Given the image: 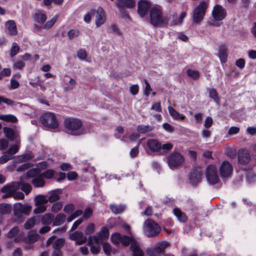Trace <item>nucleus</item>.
Wrapping results in <instances>:
<instances>
[{
	"mask_svg": "<svg viewBox=\"0 0 256 256\" xmlns=\"http://www.w3.org/2000/svg\"><path fill=\"white\" fill-rule=\"evenodd\" d=\"M150 22L155 27H162L168 25L169 18L167 16L162 14L160 7L154 6L150 11Z\"/></svg>",
	"mask_w": 256,
	"mask_h": 256,
	"instance_id": "f257e3e1",
	"label": "nucleus"
},
{
	"mask_svg": "<svg viewBox=\"0 0 256 256\" xmlns=\"http://www.w3.org/2000/svg\"><path fill=\"white\" fill-rule=\"evenodd\" d=\"M64 124L68 134L74 136H80L84 134V131L81 128L82 122L80 119L68 118L65 120Z\"/></svg>",
	"mask_w": 256,
	"mask_h": 256,
	"instance_id": "f03ea898",
	"label": "nucleus"
},
{
	"mask_svg": "<svg viewBox=\"0 0 256 256\" xmlns=\"http://www.w3.org/2000/svg\"><path fill=\"white\" fill-rule=\"evenodd\" d=\"M120 243L124 246H128L130 244V249L132 252V256H144V253L140 248L138 242L133 236H122Z\"/></svg>",
	"mask_w": 256,
	"mask_h": 256,
	"instance_id": "7ed1b4c3",
	"label": "nucleus"
},
{
	"mask_svg": "<svg viewBox=\"0 0 256 256\" xmlns=\"http://www.w3.org/2000/svg\"><path fill=\"white\" fill-rule=\"evenodd\" d=\"M208 4V2L202 1L194 8L192 13V18L194 23L200 24L203 20Z\"/></svg>",
	"mask_w": 256,
	"mask_h": 256,
	"instance_id": "20e7f679",
	"label": "nucleus"
},
{
	"mask_svg": "<svg viewBox=\"0 0 256 256\" xmlns=\"http://www.w3.org/2000/svg\"><path fill=\"white\" fill-rule=\"evenodd\" d=\"M31 208L30 206L23 204L21 202H17L14 204V214L18 218V222H23V216H28L30 214Z\"/></svg>",
	"mask_w": 256,
	"mask_h": 256,
	"instance_id": "39448f33",
	"label": "nucleus"
},
{
	"mask_svg": "<svg viewBox=\"0 0 256 256\" xmlns=\"http://www.w3.org/2000/svg\"><path fill=\"white\" fill-rule=\"evenodd\" d=\"M143 228L144 234L149 238L156 236L161 230L160 227L150 219L144 222Z\"/></svg>",
	"mask_w": 256,
	"mask_h": 256,
	"instance_id": "423d86ee",
	"label": "nucleus"
},
{
	"mask_svg": "<svg viewBox=\"0 0 256 256\" xmlns=\"http://www.w3.org/2000/svg\"><path fill=\"white\" fill-rule=\"evenodd\" d=\"M41 122L46 126L56 128L58 126V122L55 114L52 112L44 114L40 118Z\"/></svg>",
	"mask_w": 256,
	"mask_h": 256,
	"instance_id": "0eeeda50",
	"label": "nucleus"
},
{
	"mask_svg": "<svg viewBox=\"0 0 256 256\" xmlns=\"http://www.w3.org/2000/svg\"><path fill=\"white\" fill-rule=\"evenodd\" d=\"M168 245L167 242H162L154 247L148 248L146 250V254L148 256H160L164 253Z\"/></svg>",
	"mask_w": 256,
	"mask_h": 256,
	"instance_id": "6e6552de",
	"label": "nucleus"
},
{
	"mask_svg": "<svg viewBox=\"0 0 256 256\" xmlns=\"http://www.w3.org/2000/svg\"><path fill=\"white\" fill-rule=\"evenodd\" d=\"M206 176L208 183L211 184H215L218 182L219 178L216 168L212 165L207 166Z\"/></svg>",
	"mask_w": 256,
	"mask_h": 256,
	"instance_id": "1a4fd4ad",
	"label": "nucleus"
},
{
	"mask_svg": "<svg viewBox=\"0 0 256 256\" xmlns=\"http://www.w3.org/2000/svg\"><path fill=\"white\" fill-rule=\"evenodd\" d=\"M184 162L182 156L177 152L172 153L168 158V162L169 167L174 169L180 166Z\"/></svg>",
	"mask_w": 256,
	"mask_h": 256,
	"instance_id": "9d476101",
	"label": "nucleus"
},
{
	"mask_svg": "<svg viewBox=\"0 0 256 256\" xmlns=\"http://www.w3.org/2000/svg\"><path fill=\"white\" fill-rule=\"evenodd\" d=\"M212 14L214 20L220 21L226 16V12L222 6L216 4L214 7Z\"/></svg>",
	"mask_w": 256,
	"mask_h": 256,
	"instance_id": "9b49d317",
	"label": "nucleus"
},
{
	"mask_svg": "<svg viewBox=\"0 0 256 256\" xmlns=\"http://www.w3.org/2000/svg\"><path fill=\"white\" fill-rule=\"evenodd\" d=\"M202 176V172L200 168H194L190 174L189 180L190 183L196 186L200 182Z\"/></svg>",
	"mask_w": 256,
	"mask_h": 256,
	"instance_id": "f8f14e48",
	"label": "nucleus"
},
{
	"mask_svg": "<svg viewBox=\"0 0 256 256\" xmlns=\"http://www.w3.org/2000/svg\"><path fill=\"white\" fill-rule=\"evenodd\" d=\"M232 166L227 161H224L220 168V173L222 178L230 176L232 171Z\"/></svg>",
	"mask_w": 256,
	"mask_h": 256,
	"instance_id": "ddd939ff",
	"label": "nucleus"
},
{
	"mask_svg": "<svg viewBox=\"0 0 256 256\" xmlns=\"http://www.w3.org/2000/svg\"><path fill=\"white\" fill-rule=\"evenodd\" d=\"M150 6V3L146 0H140L138 2L137 11L140 17L143 18L147 14Z\"/></svg>",
	"mask_w": 256,
	"mask_h": 256,
	"instance_id": "4468645a",
	"label": "nucleus"
},
{
	"mask_svg": "<svg viewBox=\"0 0 256 256\" xmlns=\"http://www.w3.org/2000/svg\"><path fill=\"white\" fill-rule=\"evenodd\" d=\"M4 132L6 137L10 140L14 141L16 140V144L20 143V139L18 138V133L15 132L12 128L8 127H4Z\"/></svg>",
	"mask_w": 256,
	"mask_h": 256,
	"instance_id": "2eb2a0df",
	"label": "nucleus"
},
{
	"mask_svg": "<svg viewBox=\"0 0 256 256\" xmlns=\"http://www.w3.org/2000/svg\"><path fill=\"white\" fill-rule=\"evenodd\" d=\"M69 238L72 240H74L78 245L82 244L87 241L86 237L84 236L82 232L76 231L69 235Z\"/></svg>",
	"mask_w": 256,
	"mask_h": 256,
	"instance_id": "dca6fc26",
	"label": "nucleus"
},
{
	"mask_svg": "<svg viewBox=\"0 0 256 256\" xmlns=\"http://www.w3.org/2000/svg\"><path fill=\"white\" fill-rule=\"evenodd\" d=\"M106 18L104 10L101 7L97 9L96 14V25L97 28L103 24L106 21Z\"/></svg>",
	"mask_w": 256,
	"mask_h": 256,
	"instance_id": "f3484780",
	"label": "nucleus"
},
{
	"mask_svg": "<svg viewBox=\"0 0 256 256\" xmlns=\"http://www.w3.org/2000/svg\"><path fill=\"white\" fill-rule=\"evenodd\" d=\"M32 17L36 22L40 24H44L47 18L46 13L44 11L39 10L34 12Z\"/></svg>",
	"mask_w": 256,
	"mask_h": 256,
	"instance_id": "a211bd4d",
	"label": "nucleus"
},
{
	"mask_svg": "<svg viewBox=\"0 0 256 256\" xmlns=\"http://www.w3.org/2000/svg\"><path fill=\"white\" fill-rule=\"evenodd\" d=\"M116 6L120 12L124 10V8H132L135 6V0H120L118 2L116 3Z\"/></svg>",
	"mask_w": 256,
	"mask_h": 256,
	"instance_id": "6ab92c4d",
	"label": "nucleus"
},
{
	"mask_svg": "<svg viewBox=\"0 0 256 256\" xmlns=\"http://www.w3.org/2000/svg\"><path fill=\"white\" fill-rule=\"evenodd\" d=\"M239 162L245 164H248L250 159V154L246 150H240L238 152Z\"/></svg>",
	"mask_w": 256,
	"mask_h": 256,
	"instance_id": "aec40b11",
	"label": "nucleus"
},
{
	"mask_svg": "<svg viewBox=\"0 0 256 256\" xmlns=\"http://www.w3.org/2000/svg\"><path fill=\"white\" fill-rule=\"evenodd\" d=\"M148 148L153 152H161V144L155 139H150L147 141Z\"/></svg>",
	"mask_w": 256,
	"mask_h": 256,
	"instance_id": "412c9836",
	"label": "nucleus"
},
{
	"mask_svg": "<svg viewBox=\"0 0 256 256\" xmlns=\"http://www.w3.org/2000/svg\"><path fill=\"white\" fill-rule=\"evenodd\" d=\"M62 193L61 189H56L50 191L48 193V202L52 203L60 199V194Z\"/></svg>",
	"mask_w": 256,
	"mask_h": 256,
	"instance_id": "4be33fe9",
	"label": "nucleus"
},
{
	"mask_svg": "<svg viewBox=\"0 0 256 256\" xmlns=\"http://www.w3.org/2000/svg\"><path fill=\"white\" fill-rule=\"evenodd\" d=\"M6 26L8 30V33L10 36H16L18 34L16 24L13 20H9L6 22Z\"/></svg>",
	"mask_w": 256,
	"mask_h": 256,
	"instance_id": "5701e85b",
	"label": "nucleus"
},
{
	"mask_svg": "<svg viewBox=\"0 0 256 256\" xmlns=\"http://www.w3.org/2000/svg\"><path fill=\"white\" fill-rule=\"evenodd\" d=\"M54 215L50 213H46L42 216H40V222L44 225L48 226L53 224Z\"/></svg>",
	"mask_w": 256,
	"mask_h": 256,
	"instance_id": "b1692460",
	"label": "nucleus"
},
{
	"mask_svg": "<svg viewBox=\"0 0 256 256\" xmlns=\"http://www.w3.org/2000/svg\"><path fill=\"white\" fill-rule=\"evenodd\" d=\"M40 222V216H34L28 220L24 224V228L26 230H30L34 226Z\"/></svg>",
	"mask_w": 256,
	"mask_h": 256,
	"instance_id": "393cba45",
	"label": "nucleus"
},
{
	"mask_svg": "<svg viewBox=\"0 0 256 256\" xmlns=\"http://www.w3.org/2000/svg\"><path fill=\"white\" fill-rule=\"evenodd\" d=\"M218 56L222 62H226L227 60V49L226 47L222 45L220 46L218 52Z\"/></svg>",
	"mask_w": 256,
	"mask_h": 256,
	"instance_id": "a878e982",
	"label": "nucleus"
},
{
	"mask_svg": "<svg viewBox=\"0 0 256 256\" xmlns=\"http://www.w3.org/2000/svg\"><path fill=\"white\" fill-rule=\"evenodd\" d=\"M66 220V216L64 214H58L55 217L54 216L53 226H58L62 225Z\"/></svg>",
	"mask_w": 256,
	"mask_h": 256,
	"instance_id": "bb28decb",
	"label": "nucleus"
},
{
	"mask_svg": "<svg viewBox=\"0 0 256 256\" xmlns=\"http://www.w3.org/2000/svg\"><path fill=\"white\" fill-rule=\"evenodd\" d=\"M174 216L177 218L178 220L180 222H185L188 218L185 213L182 212L179 208H174L173 210Z\"/></svg>",
	"mask_w": 256,
	"mask_h": 256,
	"instance_id": "cd10ccee",
	"label": "nucleus"
},
{
	"mask_svg": "<svg viewBox=\"0 0 256 256\" xmlns=\"http://www.w3.org/2000/svg\"><path fill=\"white\" fill-rule=\"evenodd\" d=\"M168 110L170 115L173 118L176 120H184L185 118V116L184 114H180L176 112L170 106H168Z\"/></svg>",
	"mask_w": 256,
	"mask_h": 256,
	"instance_id": "c85d7f7f",
	"label": "nucleus"
},
{
	"mask_svg": "<svg viewBox=\"0 0 256 256\" xmlns=\"http://www.w3.org/2000/svg\"><path fill=\"white\" fill-rule=\"evenodd\" d=\"M154 128L152 126L140 124L137 126L136 130L140 134H145L152 131Z\"/></svg>",
	"mask_w": 256,
	"mask_h": 256,
	"instance_id": "c756f323",
	"label": "nucleus"
},
{
	"mask_svg": "<svg viewBox=\"0 0 256 256\" xmlns=\"http://www.w3.org/2000/svg\"><path fill=\"white\" fill-rule=\"evenodd\" d=\"M110 208L112 212L114 214H120L122 213L125 210V206L122 204H110Z\"/></svg>",
	"mask_w": 256,
	"mask_h": 256,
	"instance_id": "7c9ffc66",
	"label": "nucleus"
},
{
	"mask_svg": "<svg viewBox=\"0 0 256 256\" xmlns=\"http://www.w3.org/2000/svg\"><path fill=\"white\" fill-rule=\"evenodd\" d=\"M31 182L36 188L42 187L45 184V182L42 178V174H40L36 178H33Z\"/></svg>",
	"mask_w": 256,
	"mask_h": 256,
	"instance_id": "2f4dec72",
	"label": "nucleus"
},
{
	"mask_svg": "<svg viewBox=\"0 0 256 256\" xmlns=\"http://www.w3.org/2000/svg\"><path fill=\"white\" fill-rule=\"evenodd\" d=\"M0 120L11 122H16L18 121V119L13 114H0Z\"/></svg>",
	"mask_w": 256,
	"mask_h": 256,
	"instance_id": "473e14b6",
	"label": "nucleus"
},
{
	"mask_svg": "<svg viewBox=\"0 0 256 256\" xmlns=\"http://www.w3.org/2000/svg\"><path fill=\"white\" fill-rule=\"evenodd\" d=\"M64 244V240L62 238H59L56 240L52 244V247L54 250H60Z\"/></svg>",
	"mask_w": 256,
	"mask_h": 256,
	"instance_id": "72a5a7b5",
	"label": "nucleus"
},
{
	"mask_svg": "<svg viewBox=\"0 0 256 256\" xmlns=\"http://www.w3.org/2000/svg\"><path fill=\"white\" fill-rule=\"evenodd\" d=\"M34 202L36 205H45L48 202V200L46 196L39 195L35 197Z\"/></svg>",
	"mask_w": 256,
	"mask_h": 256,
	"instance_id": "f704fd0d",
	"label": "nucleus"
},
{
	"mask_svg": "<svg viewBox=\"0 0 256 256\" xmlns=\"http://www.w3.org/2000/svg\"><path fill=\"white\" fill-rule=\"evenodd\" d=\"M12 207L7 204H0V214H8L11 212Z\"/></svg>",
	"mask_w": 256,
	"mask_h": 256,
	"instance_id": "c9c22d12",
	"label": "nucleus"
},
{
	"mask_svg": "<svg viewBox=\"0 0 256 256\" xmlns=\"http://www.w3.org/2000/svg\"><path fill=\"white\" fill-rule=\"evenodd\" d=\"M122 238V236L118 232L114 233L110 236L112 242L116 246H118L120 243Z\"/></svg>",
	"mask_w": 256,
	"mask_h": 256,
	"instance_id": "e433bc0d",
	"label": "nucleus"
},
{
	"mask_svg": "<svg viewBox=\"0 0 256 256\" xmlns=\"http://www.w3.org/2000/svg\"><path fill=\"white\" fill-rule=\"evenodd\" d=\"M101 242L107 238L109 236V232L107 228L102 227L100 232L98 234Z\"/></svg>",
	"mask_w": 256,
	"mask_h": 256,
	"instance_id": "4c0bfd02",
	"label": "nucleus"
},
{
	"mask_svg": "<svg viewBox=\"0 0 256 256\" xmlns=\"http://www.w3.org/2000/svg\"><path fill=\"white\" fill-rule=\"evenodd\" d=\"M58 18V14H56L51 20L47 21L44 26V28L46 30L50 28L56 22Z\"/></svg>",
	"mask_w": 256,
	"mask_h": 256,
	"instance_id": "58836bf2",
	"label": "nucleus"
},
{
	"mask_svg": "<svg viewBox=\"0 0 256 256\" xmlns=\"http://www.w3.org/2000/svg\"><path fill=\"white\" fill-rule=\"evenodd\" d=\"M208 94L210 97L216 103L218 104L220 102L219 98L216 90L212 88L209 89Z\"/></svg>",
	"mask_w": 256,
	"mask_h": 256,
	"instance_id": "ea45409f",
	"label": "nucleus"
},
{
	"mask_svg": "<svg viewBox=\"0 0 256 256\" xmlns=\"http://www.w3.org/2000/svg\"><path fill=\"white\" fill-rule=\"evenodd\" d=\"M40 174V170L36 168L30 169L26 172L27 176L28 178H32V179L35 178H36Z\"/></svg>",
	"mask_w": 256,
	"mask_h": 256,
	"instance_id": "a19ab883",
	"label": "nucleus"
},
{
	"mask_svg": "<svg viewBox=\"0 0 256 256\" xmlns=\"http://www.w3.org/2000/svg\"><path fill=\"white\" fill-rule=\"evenodd\" d=\"M39 238L36 234H29L24 238V241L26 243H33L36 242Z\"/></svg>",
	"mask_w": 256,
	"mask_h": 256,
	"instance_id": "79ce46f5",
	"label": "nucleus"
},
{
	"mask_svg": "<svg viewBox=\"0 0 256 256\" xmlns=\"http://www.w3.org/2000/svg\"><path fill=\"white\" fill-rule=\"evenodd\" d=\"M2 192L6 194V196H12L13 193L14 192L10 184L4 186L2 189Z\"/></svg>",
	"mask_w": 256,
	"mask_h": 256,
	"instance_id": "37998d69",
	"label": "nucleus"
},
{
	"mask_svg": "<svg viewBox=\"0 0 256 256\" xmlns=\"http://www.w3.org/2000/svg\"><path fill=\"white\" fill-rule=\"evenodd\" d=\"M101 240L98 234L95 236H90L88 239V244L90 246H92L94 244H99Z\"/></svg>",
	"mask_w": 256,
	"mask_h": 256,
	"instance_id": "c03bdc74",
	"label": "nucleus"
},
{
	"mask_svg": "<svg viewBox=\"0 0 256 256\" xmlns=\"http://www.w3.org/2000/svg\"><path fill=\"white\" fill-rule=\"evenodd\" d=\"M62 206L63 204L62 202H56L52 205L51 210L54 213H56L62 208Z\"/></svg>",
	"mask_w": 256,
	"mask_h": 256,
	"instance_id": "a18cd8bd",
	"label": "nucleus"
},
{
	"mask_svg": "<svg viewBox=\"0 0 256 256\" xmlns=\"http://www.w3.org/2000/svg\"><path fill=\"white\" fill-rule=\"evenodd\" d=\"M20 50L19 46H18L16 43L14 42L12 46L10 49V56L12 58L15 56L18 52Z\"/></svg>",
	"mask_w": 256,
	"mask_h": 256,
	"instance_id": "49530a36",
	"label": "nucleus"
},
{
	"mask_svg": "<svg viewBox=\"0 0 256 256\" xmlns=\"http://www.w3.org/2000/svg\"><path fill=\"white\" fill-rule=\"evenodd\" d=\"M102 247L105 254L107 256H110L111 252H112L110 244L107 242L104 243Z\"/></svg>",
	"mask_w": 256,
	"mask_h": 256,
	"instance_id": "de8ad7c7",
	"label": "nucleus"
},
{
	"mask_svg": "<svg viewBox=\"0 0 256 256\" xmlns=\"http://www.w3.org/2000/svg\"><path fill=\"white\" fill-rule=\"evenodd\" d=\"M144 82L146 84L144 90V94L146 96H148L150 92L152 91V88L147 80L144 79Z\"/></svg>",
	"mask_w": 256,
	"mask_h": 256,
	"instance_id": "09e8293b",
	"label": "nucleus"
},
{
	"mask_svg": "<svg viewBox=\"0 0 256 256\" xmlns=\"http://www.w3.org/2000/svg\"><path fill=\"white\" fill-rule=\"evenodd\" d=\"M80 34V31L78 30L72 29L68 32V36L70 39H72L78 36Z\"/></svg>",
	"mask_w": 256,
	"mask_h": 256,
	"instance_id": "8fccbe9b",
	"label": "nucleus"
},
{
	"mask_svg": "<svg viewBox=\"0 0 256 256\" xmlns=\"http://www.w3.org/2000/svg\"><path fill=\"white\" fill-rule=\"evenodd\" d=\"M21 190L23 191L26 194H28L32 190V186L28 184H23L21 185Z\"/></svg>",
	"mask_w": 256,
	"mask_h": 256,
	"instance_id": "3c124183",
	"label": "nucleus"
},
{
	"mask_svg": "<svg viewBox=\"0 0 256 256\" xmlns=\"http://www.w3.org/2000/svg\"><path fill=\"white\" fill-rule=\"evenodd\" d=\"M172 144L171 143H167L161 145V153H165L172 148Z\"/></svg>",
	"mask_w": 256,
	"mask_h": 256,
	"instance_id": "603ef678",
	"label": "nucleus"
},
{
	"mask_svg": "<svg viewBox=\"0 0 256 256\" xmlns=\"http://www.w3.org/2000/svg\"><path fill=\"white\" fill-rule=\"evenodd\" d=\"M36 208L34 209V214H40L44 212L46 210V205H36Z\"/></svg>",
	"mask_w": 256,
	"mask_h": 256,
	"instance_id": "864d4df0",
	"label": "nucleus"
},
{
	"mask_svg": "<svg viewBox=\"0 0 256 256\" xmlns=\"http://www.w3.org/2000/svg\"><path fill=\"white\" fill-rule=\"evenodd\" d=\"M42 174V177H44L46 178H50L54 176V171L52 170H48L42 174Z\"/></svg>",
	"mask_w": 256,
	"mask_h": 256,
	"instance_id": "5fc2aeb1",
	"label": "nucleus"
},
{
	"mask_svg": "<svg viewBox=\"0 0 256 256\" xmlns=\"http://www.w3.org/2000/svg\"><path fill=\"white\" fill-rule=\"evenodd\" d=\"M11 70L9 68H4L0 72V80L3 78L8 76L10 75Z\"/></svg>",
	"mask_w": 256,
	"mask_h": 256,
	"instance_id": "6e6d98bb",
	"label": "nucleus"
},
{
	"mask_svg": "<svg viewBox=\"0 0 256 256\" xmlns=\"http://www.w3.org/2000/svg\"><path fill=\"white\" fill-rule=\"evenodd\" d=\"M13 144L10 146L7 151V153L10 154H16L19 150V146L18 144Z\"/></svg>",
	"mask_w": 256,
	"mask_h": 256,
	"instance_id": "4d7b16f0",
	"label": "nucleus"
},
{
	"mask_svg": "<svg viewBox=\"0 0 256 256\" xmlns=\"http://www.w3.org/2000/svg\"><path fill=\"white\" fill-rule=\"evenodd\" d=\"M95 14V10H91L88 14L84 16V20L86 23H90L91 20V16Z\"/></svg>",
	"mask_w": 256,
	"mask_h": 256,
	"instance_id": "13d9d810",
	"label": "nucleus"
},
{
	"mask_svg": "<svg viewBox=\"0 0 256 256\" xmlns=\"http://www.w3.org/2000/svg\"><path fill=\"white\" fill-rule=\"evenodd\" d=\"M19 229L18 226H15L10 230L8 234V236L10 238L15 236L18 232Z\"/></svg>",
	"mask_w": 256,
	"mask_h": 256,
	"instance_id": "bf43d9fd",
	"label": "nucleus"
},
{
	"mask_svg": "<svg viewBox=\"0 0 256 256\" xmlns=\"http://www.w3.org/2000/svg\"><path fill=\"white\" fill-rule=\"evenodd\" d=\"M78 57L82 60H84L87 56L86 51L83 49H80L77 52Z\"/></svg>",
	"mask_w": 256,
	"mask_h": 256,
	"instance_id": "052dcab7",
	"label": "nucleus"
},
{
	"mask_svg": "<svg viewBox=\"0 0 256 256\" xmlns=\"http://www.w3.org/2000/svg\"><path fill=\"white\" fill-rule=\"evenodd\" d=\"M186 73L189 76H190L194 79L198 78L199 76V72H198L190 69L187 70Z\"/></svg>",
	"mask_w": 256,
	"mask_h": 256,
	"instance_id": "680f3d73",
	"label": "nucleus"
},
{
	"mask_svg": "<svg viewBox=\"0 0 256 256\" xmlns=\"http://www.w3.org/2000/svg\"><path fill=\"white\" fill-rule=\"evenodd\" d=\"M13 158L11 155H3L0 157V164H4Z\"/></svg>",
	"mask_w": 256,
	"mask_h": 256,
	"instance_id": "e2e57ef3",
	"label": "nucleus"
},
{
	"mask_svg": "<svg viewBox=\"0 0 256 256\" xmlns=\"http://www.w3.org/2000/svg\"><path fill=\"white\" fill-rule=\"evenodd\" d=\"M139 145H140V143L138 144L136 146L132 148L130 150V154L132 158H135V157L137 156L138 155V154L139 153V150H138Z\"/></svg>",
	"mask_w": 256,
	"mask_h": 256,
	"instance_id": "0e129e2a",
	"label": "nucleus"
},
{
	"mask_svg": "<svg viewBox=\"0 0 256 256\" xmlns=\"http://www.w3.org/2000/svg\"><path fill=\"white\" fill-rule=\"evenodd\" d=\"M94 225L91 223L88 225L86 228L85 233L86 234H90L94 232Z\"/></svg>",
	"mask_w": 256,
	"mask_h": 256,
	"instance_id": "69168bd1",
	"label": "nucleus"
},
{
	"mask_svg": "<svg viewBox=\"0 0 256 256\" xmlns=\"http://www.w3.org/2000/svg\"><path fill=\"white\" fill-rule=\"evenodd\" d=\"M8 146V140L2 138L0 140V150H6Z\"/></svg>",
	"mask_w": 256,
	"mask_h": 256,
	"instance_id": "338daca9",
	"label": "nucleus"
},
{
	"mask_svg": "<svg viewBox=\"0 0 256 256\" xmlns=\"http://www.w3.org/2000/svg\"><path fill=\"white\" fill-rule=\"evenodd\" d=\"M74 206L72 204H66L64 208V210L65 212L70 214L73 212L74 210Z\"/></svg>",
	"mask_w": 256,
	"mask_h": 256,
	"instance_id": "774afa93",
	"label": "nucleus"
}]
</instances>
